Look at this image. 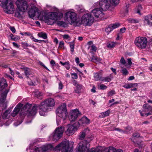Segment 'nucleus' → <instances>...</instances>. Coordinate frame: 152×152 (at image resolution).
Listing matches in <instances>:
<instances>
[{
    "label": "nucleus",
    "instance_id": "26",
    "mask_svg": "<svg viewBox=\"0 0 152 152\" xmlns=\"http://www.w3.org/2000/svg\"><path fill=\"white\" fill-rule=\"evenodd\" d=\"M107 152H123V151L121 149H116L113 147L107 148Z\"/></svg>",
    "mask_w": 152,
    "mask_h": 152
},
{
    "label": "nucleus",
    "instance_id": "5",
    "mask_svg": "<svg viewBox=\"0 0 152 152\" xmlns=\"http://www.w3.org/2000/svg\"><path fill=\"white\" fill-rule=\"evenodd\" d=\"M73 143H70L69 140H65L56 146L55 150L61 151V152H72Z\"/></svg>",
    "mask_w": 152,
    "mask_h": 152
},
{
    "label": "nucleus",
    "instance_id": "29",
    "mask_svg": "<svg viewBox=\"0 0 152 152\" xmlns=\"http://www.w3.org/2000/svg\"><path fill=\"white\" fill-rule=\"evenodd\" d=\"M60 63L62 65L64 66L65 68L67 70H69L70 68V64L69 61L63 63L61 61H60Z\"/></svg>",
    "mask_w": 152,
    "mask_h": 152
},
{
    "label": "nucleus",
    "instance_id": "13",
    "mask_svg": "<svg viewBox=\"0 0 152 152\" xmlns=\"http://www.w3.org/2000/svg\"><path fill=\"white\" fill-rule=\"evenodd\" d=\"M15 3L19 11L23 12L26 11L29 6L26 0H17Z\"/></svg>",
    "mask_w": 152,
    "mask_h": 152
},
{
    "label": "nucleus",
    "instance_id": "32",
    "mask_svg": "<svg viewBox=\"0 0 152 152\" xmlns=\"http://www.w3.org/2000/svg\"><path fill=\"white\" fill-rule=\"evenodd\" d=\"M140 134L137 133H134L131 138L132 141L134 143H135V140L140 137Z\"/></svg>",
    "mask_w": 152,
    "mask_h": 152
},
{
    "label": "nucleus",
    "instance_id": "50",
    "mask_svg": "<svg viewBox=\"0 0 152 152\" xmlns=\"http://www.w3.org/2000/svg\"><path fill=\"white\" fill-rule=\"evenodd\" d=\"M71 75L72 78L73 79H77L78 78L77 74L75 73H71Z\"/></svg>",
    "mask_w": 152,
    "mask_h": 152
},
{
    "label": "nucleus",
    "instance_id": "20",
    "mask_svg": "<svg viewBox=\"0 0 152 152\" xmlns=\"http://www.w3.org/2000/svg\"><path fill=\"white\" fill-rule=\"evenodd\" d=\"M102 71H100L98 72L94 73V77L95 80L98 81L100 80H102Z\"/></svg>",
    "mask_w": 152,
    "mask_h": 152
},
{
    "label": "nucleus",
    "instance_id": "19",
    "mask_svg": "<svg viewBox=\"0 0 152 152\" xmlns=\"http://www.w3.org/2000/svg\"><path fill=\"white\" fill-rule=\"evenodd\" d=\"M22 105L20 104H18L14 109L13 112L11 113V115L12 117H15L19 113Z\"/></svg>",
    "mask_w": 152,
    "mask_h": 152
},
{
    "label": "nucleus",
    "instance_id": "3",
    "mask_svg": "<svg viewBox=\"0 0 152 152\" xmlns=\"http://www.w3.org/2000/svg\"><path fill=\"white\" fill-rule=\"evenodd\" d=\"M39 105L35 104L32 107L31 104L27 103L22 108L20 112V115L33 116L37 113V108H39Z\"/></svg>",
    "mask_w": 152,
    "mask_h": 152
},
{
    "label": "nucleus",
    "instance_id": "24",
    "mask_svg": "<svg viewBox=\"0 0 152 152\" xmlns=\"http://www.w3.org/2000/svg\"><path fill=\"white\" fill-rule=\"evenodd\" d=\"M50 18L53 20H57L59 19L58 13L56 12H52L50 14Z\"/></svg>",
    "mask_w": 152,
    "mask_h": 152
},
{
    "label": "nucleus",
    "instance_id": "56",
    "mask_svg": "<svg viewBox=\"0 0 152 152\" xmlns=\"http://www.w3.org/2000/svg\"><path fill=\"white\" fill-rule=\"evenodd\" d=\"M64 42L61 41L60 42L59 44V47L60 48H62L64 46Z\"/></svg>",
    "mask_w": 152,
    "mask_h": 152
},
{
    "label": "nucleus",
    "instance_id": "21",
    "mask_svg": "<svg viewBox=\"0 0 152 152\" xmlns=\"http://www.w3.org/2000/svg\"><path fill=\"white\" fill-rule=\"evenodd\" d=\"M8 92V90L5 89L4 91L1 93V97L0 98V103L1 104L4 102Z\"/></svg>",
    "mask_w": 152,
    "mask_h": 152
},
{
    "label": "nucleus",
    "instance_id": "37",
    "mask_svg": "<svg viewBox=\"0 0 152 152\" xmlns=\"http://www.w3.org/2000/svg\"><path fill=\"white\" fill-rule=\"evenodd\" d=\"M116 45V43L114 42H111L108 43L107 45L108 48H111L114 47Z\"/></svg>",
    "mask_w": 152,
    "mask_h": 152
},
{
    "label": "nucleus",
    "instance_id": "31",
    "mask_svg": "<svg viewBox=\"0 0 152 152\" xmlns=\"http://www.w3.org/2000/svg\"><path fill=\"white\" fill-rule=\"evenodd\" d=\"M142 7L140 4H139L137 5L136 8H135V11L137 13L139 14V15H141V13H140V11L142 10Z\"/></svg>",
    "mask_w": 152,
    "mask_h": 152
},
{
    "label": "nucleus",
    "instance_id": "15",
    "mask_svg": "<svg viewBox=\"0 0 152 152\" xmlns=\"http://www.w3.org/2000/svg\"><path fill=\"white\" fill-rule=\"evenodd\" d=\"M3 8L5 12L8 14H13L15 10L14 5L12 2H10Z\"/></svg>",
    "mask_w": 152,
    "mask_h": 152
},
{
    "label": "nucleus",
    "instance_id": "8",
    "mask_svg": "<svg viewBox=\"0 0 152 152\" xmlns=\"http://www.w3.org/2000/svg\"><path fill=\"white\" fill-rule=\"evenodd\" d=\"M119 0H100V4L104 10H107L111 5L117 4Z\"/></svg>",
    "mask_w": 152,
    "mask_h": 152
},
{
    "label": "nucleus",
    "instance_id": "2",
    "mask_svg": "<svg viewBox=\"0 0 152 152\" xmlns=\"http://www.w3.org/2000/svg\"><path fill=\"white\" fill-rule=\"evenodd\" d=\"M89 142L84 140L80 142L76 148V152H99L100 149L99 148H92L90 150Z\"/></svg>",
    "mask_w": 152,
    "mask_h": 152
},
{
    "label": "nucleus",
    "instance_id": "55",
    "mask_svg": "<svg viewBox=\"0 0 152 152\" xmlns=\"http://www.w3.org/2000/svg\"><path fill=\"white\" fill-rule=\"evenodd\" d=\"M30 38L32 40L36 42H39V40L36 39L35 38H34L32 36H31L30 37Z\"/></svg>",
    "mask_w": 152,
    "mask_h": 152
},
{
    "label": "nucleus",
    "instance_id": "45",
    "mask_svg": "<svg viewBox=\"0 0 152 152\" xmlns=\"http://www.w3.org/2000/svg\"><path fill=\"white\" fill-rule=\"evenodd\" d=\"M128 21L129 23H138V21L137 20L133 19H128Z\"/></svg>",
    "mask_w": 152,
    "mask_h": 152
},
{
    "label": "nucleus",
    "instance_id": "23",
    "mask_svg": "<svg viewBox=\"0 0 152 152\" xmlns=\"http://www.w3.org/2000/svg\"><path fill=\"white\" fill-rule=\"evenodd\" d=\"M7 85L6 80L4 78H2L0 81V91L7 87Z\"/></svg>",
    "mask_w": 152,
    "mask_h": 152
},
{
    "label": "nucleus",
    "instance_id": "17",
    "mask_svg": "<svg viewBox=\"0 0 152 152\" xmlns=\"http://www.w3.org/2000/svg\"><path fill=\"white\" fill-rule=\"evenodd\" d=\"M78 123L80 126H85L90 124L91 121L87 117L83 116L79 120Z\"/></svg>",
    "mask_w": 152,
    "mask_h": 152
},
{
    "label": "nucleus",
    "instance_id": "57",
    "mask_svg": "<svg viewBox=\"0 0 152 152\" xmlns=\"http://www.w3.org/2000/svg\"><path fill=\"white\" fill-rule=\"evenodd\" d=\"M63 37L65 39H68L70 38L69 36L66 34L63 35Z\"/></svg>",
    "mask_w": 152,
    "mask_h": 152
},
{
    "label": "nucleus",
    "instance_id": "60",
    "mask_svg": "<svg viewBox=\"0 0 152 152\" xmlns=\"http://www.w3.org/2000/svg\"><path fill=\"white\" fill-rule=\"evenodd\" d=\"M91 49L92 50L96 51V47L95 46L92 45L91 46Z\"/></svg>",
    "mask_w": 152,
    "mask_h": 152
},
{
    "label": "nucleus",
    "instance_id": "54",
    "mask_svg": "<svg viewBox=\"0 0 152 152\" xmlns=\"http://www.w3.org/2000/svg\"><path fill=\"white\" fill-rule=\"evenodd\" d=\"M75 85L76 86L78 90H80L81 89L82 87V86L81 85L78 84L76 83Z\"/></svg>",
    "mask_w": 152,
    "mask_h": 152
},
{
    "label": "nucleus",
    "instance_id": "42",
    "mask_svg": "<svg viewBox=\"0 0 152 152\" xmlns=\"http://www.w3.org/2000/svg\"><path fill=\"white\" fill-rule=\"evenodd\" d=\"M42 95V93L39 91H37L35 93V96L38 98L41 99Z\"/></svg>",
    "mask_w": 152,
    "mask_h": 152
},
{
    "label": "nucleus",
    "instance_id": "52",
    "mask_svg": "<svg viewBox=\"0 0 152 152\" xmlns=\"http://www.w3.org/2000/svg\"><path fill=\"white\" fill-rule=\"evenodd\" d=\"M120 61V62L123 65L125 64L126 63V61L123 57H121Z\"/></svg>",
    "mask_w": 152,
    "mask_h": 152
},
{
    "label": "nucleus",
    "instance_id": "16",
    "mask_svg": "<svg viewBox=\"0 0 152 152\" xmlns=\"http://www.w3.org/2000/svg\"><path fill=\"white\" fill-rule=\"evenodd\" d=\"M28 8L29 10L28 12L29 17L31 18H33L36 14L38 13V8L35 6H31V5L29 6Z\"/></svg>",
    "mask_w": 152,
    "mask_h": 152
},
{
    "label": "nucleus",
    "instance_id": "12",
    "mask_svg": "<svg viewBox=\"0 0 152 152\" xmlns=\"http://www.w3.org/2000/svg\"><path fill=\"white\" fill-rule=\"evenodd\" d=\"M96 4L97 8L94 9L92 11V13L96 18H99L100 19H102L104 17V14L102 12V11H106L107 10H104L102 9L101 5L100 4V2L99 4Z\"/></svg>",
    "mask_w": 152,
    "mask_h": 152
},
{
    "label": "nucleus",
    "instance_id": "9",
    "mask_svg": "<svg viewBox=\"0 0 152 152\" xmlns=\"http://www.w3.org/2000/svg\"><path fill=\"white\" fill-rule=\"evenodd\" d=\"M147 42V39L146 37H136L134 41L135 45L141 49H144L146 48Z\"/></svg>",
    "mask_w": 152,
    "mask_h": 152
},
{
    "label": "nucleus",
    "instance_id": "58",
    "mask_svg": "<svg viewBox=\"0 0 152 152\" xmlns=\"http://www.w3.org/2000/svg\"><path fill=\"white\" fill-rule=\"evenodd\" d=\"M15 16L17 17L20 18L21 16V15L19 12H16L15 13Z\"/></svg>",
    "mask_w": 152,
    "mask_h": 152
},
{
    "label": "nucleus",
    "instance_id": "44",
    "mask_svg": "<svg viewBox=\"0 0 152 152\" xmlns=\"http://www.w3.org/2000/svg\"><path fill=\"white\" fill-rule=\"evenodd\" d=\"M21 44L23 48L25 49H28L27 47L31 46L30 45H29L27 43L25 42H22Z\"/></svg>",
    "mask_w": 152,
    "mask_h": 152
},
{
    "label": "nucleus",
    "instance_id": "39",
    "mask_svg": "<svg viewBox=\"0 0 152 152\" xmlns=\"http://www.w3.org/2000/svg\"><path fill=\"white\" fill-rule=\"evenodd\" d=\"M69 45L70 47V50L72 53H73L74 51V48L75 47V43L74 42H72L69 43Z\"/></svg>",
    "mask_w": 152,
    "mask_h": 152
},
{
    "label": "nucleus",
    "instance_id": "28",
    "mask_svg": "<svg viewBox=\"0 0 152 152\" xmlns=\"http://www.w3.org/2000/svg\"><path fill=\"white\" fill-rule=\"evenodd\" d=\"M149 17L148 16H146L144 17V22L145 23H147L150 26H152V23L150 22L149 20Z\"/></svg>",
    "mask_w": 152,
    "mask_h": 152
},
{
    "label": "nucleus",
    "instance_id": "62",
    "mask_svg": "<svg viewBox=\"0 0 152 152\" xmlns=\"http://www.w3.org/2000/svg\"><path fill=\"white\" fill-rule=\"evenodd\" d=\"M127 62L128 64L130 65H131L132 64V62L131 61V58H129L127 59Z\"/></svg>",
    "mask_w": 152,
    "mask_h": 152
},
{
    "label": "nucleus",
    "instance_id": "14",
    "mask_svg": "<svg viewBox=\"0 0 152 152\" xmlns=\"http://www.w3.org/2000/svg\"><path fill=\"white\" fill-rule=\"evenodd\" d=\"M80 115V113L78 110L75 109L72 110L69 113V119L71 121H75Z\"/></svg>",
    "mask_w": 152,
    "mask_h": 152
},
{
    "label": "nucleus",
    "instance_id": "1",
    "mask_svg": "<svg viewBox=\"0 0 152 152\" xmlns=\"http://www.w3.org/2000/svg\"><path fill=\"white\" fill-rule=\"evenodd\" d=\"M55 105V101L53 99L49 98L45 99L39 105L40 115L45 116V113L51 110Z\"/></svg>",
    "mask_w": 152,
    "mask_h": 152
},
{
    "label": "nucleus",
    "instance_id": "18",
    "mask_svg": "<svg viewBox=\"0 0 152 152\" xmlns=\"http://www.w3.org/2000/svg\"><path fill=\"white\" fill-rule=\"evenodd\" d=\"M76 129V127L73 125L69 124L68 125V128L66 133L67 135L69 136L73 134Z\"/></svg>",
    "mask_w": 152,
    "mask_h": 152
},
{
    "label": "nucleus",
    "instance_id": "53",
    "mask_svg": "<svg viewBox=\"0 0 152 152\" xmlns=\"http://www.w3.org/2000/svg\"><path fill=\"white\" fill-rule=\"evenodd\" d=\"M10 29L13 33H15V32L16 30L14 27L10 26Z\"/></svg>",
    "mask_w": 152,
    "mask_h": 152
},
{
    "label": "nucleus",
    "instance_id": "6",
    "mask_svg": "<svg viewBox=\"0 0 152 152\" xmlns=\"http://www.w3.org/2000/svg\"><path fill=\"white\" fill-rule=\"evenodd\" d=\"M64 130V127L60 126L57 128L54 131V133L50 136V140L53 141L58 140L62 136Z\"/></svg>",
    "mask_w": 152,
    "mask_h": 152
},
{
    "label": "nucleus",
    "instance_id": "30",
    "mask_svg": "<svg viewBox=\"0 0 152 152\" xmlns=\"http://www.w3.org/2000/svg\"><path fill=\"white\" fill-rule=\"evenodd\" d=\"M91 61L97 63L100 62L101 60L100 58L96 56L93 55L91 57Z\"/></svg>",
    "mask_w": 152,
    "mask_h": 152
},
{
    "label": "nucleus",
    "instance_id": "64",
    "mask_svg": "<svg viewBox=\"0 0 152 152\" xmlns=\"http://www.w3.org/2000/svg\"><path fill=\"white\" fill-rule=\"evenodd\" d=\"M126 29L125 28H121L120 29V32L121 33H124Z\"/></svg>",
    "mask_w": 152,
    "mask_h": 152
},
{
    "label": "nucleus",
    "instance_id": "27",
    "mask_svg": "<svg viewBox=\"0 0 152 152\" xmlns=\"http://www.w3.org/2000/svg\"><path fill=\"white\" fill-rule=\"evenodd\" d=\"M87 131H90L89 129L88 128L86 129L83 132L80 133L79 137L80 140H82L84 139L86 135V132Z\"/></svg>",
    "mask_w": 152,
    "mask_h": 152
},
{
    "label": "nucleus",
    "instance_id": "43",
    "mask_svg": "<svg viewBox=\"0 0 152 152\" xmlns=\"http://www.w3.org/2000/svg\"><path fill=\"white\" fill-rule=\"evenodd\" d=\"M10 111L9 110H6L3 113L2 115V117L3 119H5L7 117L8 114H9Z\"/></svg>",
    "mask_w": 152,
    "mask_h": 152
},
{
    "label": "nucleus",
    "instance_id": "40",
    "mask_svg": "<svg viewBox=\"0 0 152 152\" xmlns=\"http://www.w3.org/2000/svg\"><path fill=\"white\" fill-rule=\"evenodd\" d=\"M36 4V1L35 0H29V3L28 6H29L30 5L31 6H35Z\"/></svg>",
    "mask_w": 152,
    "mask_h": 152
},
{
    "label": "nucleus",
    "instance_id": "46",
    "mask_svg": "<svg viewBox=\"0 0 152 152\" xmlns=\"http://www.w3.org/2000/svg\"><path fill=\"white\" fill-rule=\"evenodd\" d=\"M123 75H126L128 74L129 72L125 68L123 69L121 71Z\"/></svg>",
    "mask_w": 152,
    "mask_h": 152
},
{
    "label": "nucleus",
    "instance_id": "22",
    "mask_svg": "<svg viewBox=\"0 0 152 152\" xmlns=\"http://www.w3.org/2000/svg\"><path fill=\"white\" fill-rule=\"evenodd\" d=\"M142 112L146 113L148 112H152V106L148 104H144L142 107Z\"/></svg>",
    "mask_w": 152,
    "mask_h": 152
},
{
    "label": "nucleus",
    "instance_id": "63",
    "mask_svg": "<svg viewBox=\"0 0 152 152\" xmlns=\"http://www.w3.org/2000/svg\"><path fill=\"white\" fill-rule=\"evenodd\" d=\"M58 25L60 26H62L64 24V22L63 21H59L58 22Z\"/></svg>",
    "mask_w": 152,
    "mask_h": 152
},
{
    "label": "nucleus",
    "instance_id": "11",
    "mask_svg": "<svg viewBox=\"0 0 152 152\" xmlns=\"http://www.w3.org/2000/svg\"><path fill=\"white\" fill-rule=\"evenodd\" d=\"M32 146L30 145L29 146V150L30 152H44L48 150H51L53 148V146L51 144H49L44 145L41 147H36L34 149H33Z\"/></svg>",
    "mask_w": 152,
    "mask_h": 152
},
{
    "label": "nucleus",
    "instance_id": "51",
    "mask_svg": "<svg viewBox=\"0 0 152 152\" xmlns=\"http://www.w3.org/2000/svg\"><path fill=\"white\" fill-rule=\"evenodd\" d=\"M39 64L41 66H43L44 68L46 69L47 70H48V71H50V70L46 66H45V65L43 64V63L41 61H39Z\"/></svg>",
    "mask_w": 152,
    "mask_h": 152
},
{
    "label": "nucleus",
    "instance_id": "48",
    "mask_svg": "<svg viewBox=\"0 0 152 152\" xmlns=\"http://www.w3.org/2000/svg\"><path fill=\"white\" fill-rule=\"evenodd\" d=\"M98 87L101 90H104L106 89L107 87L104 84H102L98 86Z\"/></svg>",
    "mask_w": 152,
    "mask_h": 152
},
{
    "label": "nucleus",
    "instance_id": "38",
    "mask_svg": "<svg viewBox=\"0 0 152 152\" xmlns=\"http://www.w3.org/2000/svg\"><path fill=\"white\" fill-rule=\"evenodd\" d=\"M112 30H113V28L110 25L108 27H106L105 29V31L107 34H108Z\"/></svg>",
    "mask_w": 152,
    "mask_h": 152
},
{
    "label": "nucleus",
    "instance_id": "61",
    "mask_svg": "<svg viewBox=\"0 0 152 152\" xmlns=\"http://www.w3.org/2000/svg\"><path fill=\"white\" fill-rule=\"evenodd\" d=\"M50 64L53 66H54L56 65L55 62L53 60H51L50 61Z\"/></svg>",
    "mask_w": 152,
    "mask_h": 152
},
{
    "label": "nucleus",
    "instance_id": "59",
    "mask_svg": "<svg viewBox=\"0 0 152 152\" xmlns=\"http://www.w3.org/2000/svg\"><path fill=\"white\" fill-rule=\"evenodd\" d=\"M20 39L19 37L18 36H16L14 37H13V38H12V39L13 40H14L15 41H18Z\"/></svg>",
    "mask_w": 152,
    "mask_h": 152
},
{
    "label": "nucleus",
    "instance_id": "36",
    "mask_svg": "<svg viewBox=\"0 0 152 152\" xmlns=\"http://www.w3.org/2000/svg\"><path fill=\"white\" fill-rule=\"evenodd\" d=\"M30 69L28 68H26L24 69V73L26 76L27 78H28V76L30 75Z\"/></svg>",
    "mask_w": 152,
    "mask_h": 152
},
{
    "label": "nucleus",
    "instance_id": "25",
    "mask_svg": "<svg viewBox=\"0 0 152 152\" xmlns=\"http://www.w3.org/2000/svg\"><path fill=\"white\" fill-rule=\"evenodd\" d=\"M137 86V83H127L125 84L123 86V87L126 88L128 89L134 87H136Z\"/></svg>",
    "mask_w": 152,
    "mask_h": 152
},
{
    "label": "nucleus",
    "instance_id": "35",
    "mask_svg": "<svg viewBox=\"0 0 152 152\" xmlns=\"http://www.w3.org/2000/svg\"><path fill=\"white\" fill-rule=\"evenodd\" d=\"M38 36L40 37H42L44 39H46L47 38V34L45 33L42 32H40L38 34Z\"/></svg>",
    "mask_w": 152,
    "mask_h": 152
},
{
    "label": "nucleus",
    "instance_id": "47",
    "mask_svg": "<svg viewBox=\"0 0 152 152\" xmlns=\"http://www.w3.org/2000/svg\"><path fill=\"white\" fill-rule=\"evenodd\" d=\"M112 27V28H113V29H114L116 28H117L119 27L120 25L119 23H115L113 25H110Z\"/></svg>",
    "mask_w": 152,
    "mask_h": 152
},
{
    "label": "nucleus",
    "instance_id": "33",
    "mask_svg": "<svg viewBox=\"0 0 152 152\" xmlns=\"http://www.w3.org/2000/svg\"><path fill=\"white\" fill-rule=\"evenodd\" d=\"M112 78L111 76L103 77L102 78V81L104 82H110Z\"/></svg>",
    "mask_w": 152,
    "mask_h": 152
},
{
    "label": "nucleus",
    "instance_id": "4",
    "mask_svg": "<svg viewBox=\"0 0 152 152\" xmlns=\"http://www.w3.org/2000/svg\"><path fill=\"white\" fill-rule=\"evenodd\" d=\"M57 115L56 121L57 125H59L61 120L64 121L66 118L67 112L66 108V104H63L56 110Z\"/></svg>",
    "mask_w": 152,
    "mask_h": 152
},
{
    "label": "nucleus",
    "instance_id": "41",
    "mask_svg": "<svg viewBox=\"0 0 152 152\" xmlns=\"http://www.w3.org/2000/svg\"><path fill=\"white\" fill-rule=\"evenodd\" d=\"M139 112L140 113L141 115L142 116H145L146 117H147L148 115H152V113L150 112H149L147 113H145V114L142 113V111L141 110H139Z\"/></svg>",
    "mask_w": 152,
    "mask_h": 152
},
{
    "label": "nucleus",
    "instance_id": "34",
    "mask_svg": "<svg viewBox=\"0 0 152 152\" xmlns=\"http://www.w3.org/2000/svg\"><path fill=\"white\" fill-rule=\"evenodd\" d=\"M110 113L109 110H108L104 112H103L100 113V116L102 118H104L109 116Z\"/></svg>",
    "mask_w": 152,
    "mask_h": 152
},
{
    "label": "nucleus",
    "instance_id": "10",
    "mask_svg": "<svg viewBox=\"0 0 152 152\" xmlns=\"http://www.w3.org/2000/svg\"><path fill=\"white\" fill-rule=\"evenodd\" d=\"M65 15L66 20L68 23L71 24L77 23V14L75 12L68 11L65 13Z\"/></svg>",
    "mask_w": 152,
    "mask_h": 152
},
{
    "label": "nucleus",
    "instance_id": "49",
    "mask_svg": "<svg viewBox=\"0 0 152 152\" xmlns=\"http://www.w3.org/2000/svg\"><path fill=\"white\" fill-rule=\"evenodd\" d=\"M115 94V91L113 90H112L107 94V96L108 97L112 96Z\"/></svg>",
    "mask_w": 152,
    "mask_h": 152
},
{
    "label": "nucleus",
    "instance_id": "7",
    "mask_svg": "<svg viewBox=\"0 0 152 152\" xmlns=\"http://www.w3.org/2000/svg\"><path fill=\"white\" fill-rule=\"evenodd\" d=\"M94 20V18L91 14L87 13L82 17L80 23L85 26H90L93 23Z\"/></svg>",
    "mask_w": 152,
    "mask_h": 152
}]
</instances>
